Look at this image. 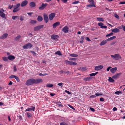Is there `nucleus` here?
Here are the masks:
<instances>
[{
  "label": "nucleus",
  "instance_id": "f257e3e1",
  "mask_svg": "<svg viewBox=\"0 0 125 125\" xmlns=\"http://www.w3.org/2000/svg\"><path fill=\"white\" fill-rule=\"evenodd\" d=\"M42 82L41 79H29L25 83L26 85L27 86L32 85L33 84H38Z\"/></svg>",
  "mask_w": 125,
  "mask_h": 125
},
{
  "label": "nucleus",
  "instance_id": "f03ea898",
  "mask_svg": "<svg viewBox=\"0 0 125 125\" xmlns=\"http://www.w3.org/2000/svg\"><path fill=\"white\" fill-rule=\"evenodd\" d=\"M111 56L113 59L116 60H119L121 58L120 55L119 54H115L113 55H111Z\"/></svg>",
  "mask_w": 125,
  "mask_h": 125
},
{
  "label": "nucleus",
  "instance_id": "7ed1b4c3",
  "mask_svg": "<svg viewBox=\"0 0 125 125\" xmlns=\"http://www.w3.org/2000/svg\"><path fill=\"white\" fill-rule=\"evenodd\" d=\"M32 46L33 45L32 44L30 43H29L25 44L23 46V48L24 49H31Z\"/></svg>",
  "mask_w": 125,
  "mask_h": 125
},
{
  "label": "nucleus",
  "instance_id": "20e7f679",
  "mask_svg": "<svg viewBox=\"0 0 125 125\" xmlns=\"http://www.w3.org/2000/svg\"><path fill=\"white\" fill-rule=\"evenodd\" d=\"M4 11L3 9H0V16L2 18L4 19H6V17L5 14L3 12Z\"/></svg>",
  "mask_w": 125,
  "mask_h": 125
},
{
  "label": "nucleus",
  "instance_id": "39448f33",
  "mask_svg": "<svg viewBox=\"0 0 125 125\" xmlns=\"http://www.w3.org/2000/svg\"><path fill=\"white\" fill-rule=\"evenodd\" d=\"M48 5V4L46 3L42 4L41 6L39 7V9L40 10H43Z\"/></svg>",
  "mask_w": 125,
  "mask_h": 125
},
{
  "label": "nucleus",
  "instance_id": "423d86ee",
  "mask_svg": "<svg viewBox=\"0 0 125 125\" xmlns=\"http://www.w3.org/2000/svg\"><path fill=\"white\" fill-rule=\"evenodd\" d=\"M69 28L68 26H65L62 29V31L65 33H67L69 31Z\"/></svg>",
  "mask_w": 125,
  "mask_h": 125
},
{
  "label": "nucleus",
  "instance_id": "0eeeda50",
  "mask_svg": "<svg viewBox=\"0 0 125 125\" xmlns=\"http://www.w3.org/2000/svg\"><path fill=\"white\" fill-rule=\"evenodd\" d=\"M55 13H51L49 16V20L51 21L53 20L55 15Z\"/></svg>",
  "mask_w": 125,
  "mask_h": 125
},
{
  "label": "nucleus",
  "instance_id": "6e6552de",
  "mask_svg": "<svg viewBox=\"0 0 125 125\" xmlns=\"http://www.w3.org/2000/svg\"><path fill=\"white\" fill-rule=\"evenodd\" d=\"M103 67L102 65H100L96 66L94 70H95L98 71L102 69Z\"/></svg>",
  "mask_w": 125,
  "mask_h": 125
},
{
  "label": "nucleus",
  "instance_id": "1a4fd4ad",
  "mask_svg": "<svg viewBox=\"0 0 125 125\" xmlns=\"http://www.w3.org/2000/svg\"><path fill=\"white\" fill-rule=\"evenodd\" d=\"M43 26H44L43 25L37 26L34 28V30L35 31L38 30L42 28H43Z\"/></svg>",
  "mask_w": 125,
  "mask_h": 125
},
{
  "label": "nucleus",
  "instance_id": "9d476101",
  "mask_svg": "<svg viewBox=\"0 0 125 125\" xmlns=\"http://www.w3.org/2000/svg\"><path fill=\"white\" fill-rule=\"evenodd\" d=\"M44 20L45 22L46 23H47L49 19L48 16L46 14H44L43 15Z\"/></svg>",
  "mask_w": 125,
  "mask_h": 125
},
{
  "label": "nucleus",
  "instance_id": "9b49d317",
  "mask_svg": "<svg viewBox=\"0 0 125 125\" xmlns=\"http://www.w3.org/2000/svg\"><path fill=\"white\" fill-rule=\"evenodd\" d=\"M27 1L25 0L22 2L21 3V6L22 7H23L26 6L28 3Z\"/></svg>",
  "mask_w": 125,
  "mask_h": 125
},
{
  "label": "nucleus",
  "instance_id": "f8f14e48",
  "mask_svg": "<svg viewBox=\"0 0 125 125\" xmlns=\"http://www.w3.org/2000/svg\"><path fill=\"white\" fill-rule=\"evenodd\" d=\"M51 38L52 39L54 40L55 41L57 40L58 38V36L56 35H52L51 36Z\"/></svg>",
  "mask_w": 125,
  "mask_h": 125
},
{
  "label": "nucleus",
  "instance_id": "ddd939ff",
  "mask_svg": "<svg viewBox=\"0 0 125 125\" xmlns=\"http://www.w3.org/2000/svg\"><path fill=\"white\" fill-rule=\"evenodd\" d=\"M90 2L92 3V4H90L87 5V7H95V5L94 4V1L93 0H89Z\"/></svg>",
  "mask_w": 125,
  "mask_h": 125
},
{
  "label": "nucleus",
  "instance_id": "4468645a",
  "mask_svg": "<svg viewBox=\"0 0 125 125\" xmlns=\"http://www.w3.org/2000/svg\"><path fill=\"white\" fill-rule=\"evenodd\" d=\"M8 36V33H6L4 34L3 35H2L0 37V39H4L5 38L7 37Z\"/></svg>",
  "mask_w": 125,
  "mask_h": 125
},
{
  "label": "nucleus",
  "instance_id": "2eb2a0df",
  "mask_svg": "<svg viewBox=\"0 0 125 125\" xmlns=\"http://www.w3.org/2000/svg\"><path fill=\"white\" fill-rule=\"evenodd\" d=\"M60 23L59 22H57L53 24V28H56L57 26H59L60 25Z\"/></svg>",
  "mask_w": 125,
  "mask_h": 125
},
{
  "label": "nucleus",
  "instance_id": "dca6fc26",
  "mask_svg": "<svg viewBox=\"0 0 125 125\" xmlns=\"http://www.w3.org/2000/svg\"><path fill=\"white\" fill-rule=\"evenodd\" d=\"M35 3L33 1L31 2L29 4V6L31 8L34 7L36 6Z\"/></svg>",
  "mask_w": 125,
  "mask_h": 125
},
{
  "label": "nucleus",
  "instance_id": "f3484780",
  "mask_svg": "<svg viewBox=\"0 0 125 125\" xmlns=\"http://www.w3.org/2000/svg\"><path fill=\"white\" fill-rule=\"evenodd\" d=\"M122 74L121 73H118L113 76L112 78H117L119 77Z\"/></svg>",
  "mask_w": 125,
  "mask_h": 125
},
{
  "label": "nucleus",
  "instance_id": "a211bd4d",
  "mask_svg": "<svg viewBox=\"0 0 125 125\" xmlns=\"http://www.w3.org/2000/svg\"><path fill=\"white\" fill-rule=\"evenodd\" d=\"M87 68L85 67H84L82 68L80 67L78 68V70H81V71L83 72L87 70Z\"/></svg>",
  "mask_w": 125,
  "mask_h": 125
},
{
  "label": "nucleus",
  "instance_id": "6ab92c4d",
  "mask_svg": "<svg viewBox=\"0 0 125 125\" xmlns=\"http://www.w3.org/2000/svg\"><path fill=\"white\" fill-rule=\"evenodd\" d=\"M15 58V57L14 56H13L12 55H10L8 57V59L10 60H12L14 59Z\"/></svg>",
  "mask_w": 125,
  "mask_h": 125
},
{
  "label": "nucleus",
  "instance_id": "aec40b11",
  "mask_svg": "<svg viewBox=\"0 0 125 125\" xmlns=\"http://www.w3.org/2000/svg\"><path fill=\"white\" fill-rule=\"evenodd\" d=\"M111 31L112 32L115 33L119 32L120 30L118 29L115 28L112 30Z\"/></svg>",
  "mask_w": 125,
  "mask_h": 125
},
{
  "label": "nucleus",
  "instance_id": "412c9836",
  "mask_svg": "<svg viewBox=\"0 0 125 125\" xmlns=\"http://www.w3.org/2000/svg\"><path fill=\"white\" fill-rule=\"evenodd\" d=\"M117 68L116 67L113 68L110 70V71L112 73H115V71L117 70Z\"/></svg>",
  "mask_w": 125,
  "mask_h": 125
},
{
  "label": "nucleus",
  "instance_id": "4be33fe9",
  "mask_svg": "<svg viewBox=\"0 0 125 125\" xmlns=\"http://www.w3.org/2000/svg\"><path fill=\"white\" fill-rule=\"evenodd\" d=\"M26 114L27 115V116L28 118H31L32 117V114L29 112H26Z\"/></svg>",
  "mask_w": 125,
  "mask_h": 125
},
{
  "label": "nucleus",
  "instance_id": "5701e85b",
  "mask_svg": "<svg viewBox=\"0 0 125 125\" xmlns=\"http://www.w3.org/2000/svg\"><path fill=\"white\" fill-rule=\"evenodd\" d=\"M107 42V40L104 41H103L100 43V45L101 46L104 45Z\"/></svg>",
  "mask_w": 125,
  "mask_h": 125
},
{
  "label": "nucleus",
  "instance_id": "b1692460",
  "mask_svg": "<svg viewBox=\"0 0 125 125\" xmlns=\"http://www.w3.org/2000/svg\"><path fill=\"white\" fill-rule=\"evenodd\" d=\"M37 20L38 21L41 22L43 20V18L42 17L39 16L37 18Z\"/></svg>",
  "mask_w": 125,
  "mask_h": 125
},
{
  "label": "nucleus",
  "instance_id": "393cba45",
  "mask_svg": "<svg viewBox=\"0 0 125 125\" xmlns=\"http://www.w3.org/2000/svg\"><path fill=\"white\" fill-rule=\"evenodd\" d=\"M116 37L115 36H113L107 39H106L107 41H111L113 40L116 38Z\"/></svg>",
  "mask_w": 125,
  "mask_h": 125
},
{
  "label": "nucleus",
  "instance_id": "a878e982",
  "mask_svg": "<svg viewBox=\"0 0 125 125\" xmlns=\"http://www.w3.org/2000/svg\"><path fill=\"white\" fill-rule=\"evenodd\" d=\"M84 39V37L83 36L81 37L80 39V41L79 42L81 43H82L83 42Z\"/></svg>",
  "mask_w": 125,
  "mask_h": 125
},
{
  "label": "nucleus",
  "instance_id": "bb28decb",
  "mask_svg": "<svg viewBox=\"0 0 125 125\" xmlns=\"http://www.w3.org/2000/svg\"><path fill=\"white\" fill-rule=\"evenodd\" d=\"M46 86L47 87L51 88L53 86V85L52 84H51L47 83L46 84Z\"/></svg>",
  "mask_w": 125,
  "mask_h": 125
},
{
  "label": "nucleus",
  "instance_id": "cd10ccee",
  "mask_svg": "<svg viewBox=\"0 0 125 125\" xmlns=\"http://www.w3.org/2000/svg\"><path fill=\"white\" fill-rule=\"evenodd\" d=\"M70 56L72 57H76L78 56V55L75 54H70L69 53Z\"/></svg>",
  "mask_w": 125,
  "mask_h": 125
},
{
  "label": "nucleus",
  "instance_id": "c85d7f7f",
  "mask_svg": "<svg viewBox=\"0 0 125 125\" xmlns=\"http://www.w3.org/2000/svg\"><path fill=\"white\" fill-rule=\"evenodd\" d=\"M21 36L20 35H18L15 38L14 40L15 41H17L21 38Z\"/></svg>",
  "mask_w": 125,
  "mask_h": 125
},
{
  "label": "nucleus",
  "instance_id": "c756f323",
  "mask_svg": "<svg viewBox=\"0 0 125 125\" xmlns=\"http://www.w3.org/2000/svg\"><path fill=\"white\" fill-rule=\"evenodd\" d=\"M97 20L99 21H103L104 20L103 19L101 18H98L97 19Z\"/></svg>",
  "mask_w": 125,
  "mask_h": 125
},
{
  "label": "nucleus",
  "instance_id": "7c9ffc66",
  "mask_svg": "<svg viewBox=\"0 0 125 125\" xmlns=\"http://www.w3.org/2000/svg\"><path fill=\"white\" fill-rule=\"evenodd\" d=\"M55 54H57L59 56L62 55V53L60 51H58L55 53Z\"/></svg>",
  "mask_w": 125,
  "mask_h": 125
},
{
  "label": "nucleus",
  "instance_id": "2f4dec72",
  "mask_svg": "<svg viewBox=\"0 0 125 125\" xmlns=\"http://www.w3.org/2000/svg\"><path fill=\"white\" fill-rule=\"evenodd\" d=\"M36 22L37 21H36L34 20H32L30 22V23L33 24H34L36 23Z\"/></svg>",
  "mask_w": 125,
  "mask_h": 125
},
{
  "label": "nucleus",
  "instance_id": "473e14b6",
  "mask_svg": "<svg viewBox=\"0 0 125 125\" xmlns=\"http://www.w3.org/2000/svg\"><path fill=\"white\" fill-rule=\"evenodd\" d=\"M34 110H34L33 109H32L31 108H28L26 109L25 110V111L27 112V111H34Z\"/></svg>",
  "mask_w": 125,
  "mask_h": 125
},
{
  "label": "nucleus",
  "instance_id": "72a5a7b5",
  "mask_svg": "<svg viewBox=\"0 0 125 125\" xmlns=\"http://www.w3.org/2000/svg\"><path fill=\"white\" fill-rule=\"evenodd\" d=\"M122 91H117L115 92V94L117 95H119L120 94H122Z\"/></svg>",
  "mask_w": 125,
  "mask_h": 125
},
{
  "label": "nucleus",
  "instance_id": "f704fd0d",
  "mask_svg": "<svg viewBox=\"0 0 125 125\" xmlns=\"http://www.w3.org/2000/svg\"><path fill=\"white\" fill-rule=\"evenodd\" d=\"M108 80L110 82L113 83L115 81V80L113 79H108Z\"/></svg>",
  "mask_w": 125,
  "mask_h": 125
},
{
  "label": "nucleus",
  "instance_id": "c9c22d12",
  "mask_svg": "<svg viewBox=\"0 0 125 125\" xmlns=\"http://www.w3.org/2000/svg\"><path fill=\"white\" fill-rule=\"evenodd\" d=\"M19 10V9L15 7L13 10V12H14L17 11Z\"/></svg>",
  "mask_w": 125,
  "mask_h": 125
},
{
  "label": "nucleus",
  "instance_id": "e433bc0d",
  "mask_svg": "<svg viewBox=\"0 0 125 125\" xmlns=\"http://www.w3.org/2000/svg\"><path fill=\"white\" fill-rule=\"evenodd\" d=\"M56 104L57 105H58L60 107H62L63 106L62 104H59V102H56ZM59 103H61V102H60Z\"/></svg>",
  "mask_w": 125,
  "mask_h": 125
},
{
  "label": "nucleus",
  "instance_id": "4c0bfd02",
  "mask_svg": "<svg viewBox=\"0 0 125 125\" xmlns=\"http://www.w3.org/2000/svg\"><path fill=\"white\" fill-rule=\"evenodd\" d=\"M98 72H96L95 73H92L91 74H89V75L91 76H95L96 74H97V73Z\"/></svg>",
  "mask_w": 125,
  "mask_h": 125
},
{
  "label": "nucleus",
  "instance_id": "58836bf2",
  "mask_svg": "<svg viewBox=\"0 0 125 125\" xmlns=\"http://www.w3.org/2000/svg\"><path fill=\"white\" fill-rule=\"evenodd\" d=\"M9 78H18V77L14 75H12L9 77Z\"/></svg>",
  "mask_w": 125,
  "mask_h": 125
},
{
  "label": "nucleus",
  "instance_id": "ea45409f",
  "mask_svg": "<svg viewBox=\"0 0 125 125\" xmlns=\"http://www.w3.org/2000/svg\"><path fill=\"white\" fill-rule=\"evenodd\" d=\"M60 125H68V124L64 122H62L60 123Z\"/></svg>",
  "mask_w": 125,
  "mask_h": 125
},
{
  "label": "nucleus",
  "instance_id": "a19ab883",
  "mask_svg": "<svg viewBox=\"0 0 125 125\" xmlns=\"http://www.w3.org/2000/svg\"><path fill=\"white\" fill-rule=\"evenodd\" d=\"M2 59L4 61H8V58L7 57H2Z\"/></svg>",
  "mask_w": 125,
  "mask_h": 125
},
{
  "label": "nucleus",
  "instance_id": "79ce46f5",
  "mask_svg": "<svg viewBox=\"0 0 125 125\" xmlns=\"http://www.w3.org/2000/svg\"><path fill=\"white\" fill-rule=\"evenodd\" d=\"M113 34V32H111V33L109 34H108L107 35H106V37H108L109 36H111Z\"/></svg>",
  "mask_w": 125,
  "mask_h": 125
},
{
  "label": "nucleus",
  "instance_id": "37998d69",
  "mask_svg": "<svg viewBox=\"0 0 125 125\" xmlns=\"http://www.w3.org/2000/svg\"><path fill=\"white\" fill-rule=\"evenodd\" d=\"M98 26L101 27L103 25V24L102 22H99L98 23Z\"/></svg>",
  "mask_w": 125,
  "mask_h": 125
},
{
  "label": "nucleus",
  "instance_id": "c03bdc74",
  "mask_svg": "<svg viewBox=\"0 0 125 125\" xmlns=\"http://www.w3.org/2000/svg\"><path fill=\"white\" fill-rule=\"evenodd\" d=\"M102 95L103 94L102 93L100 94L99 93H96L95 94V95L96 96H98L99 95Z\"/></svg>",
  "mask_w": 125,
  "mask_h": 125
},
{
  "label": "nucleus",
  "instance_id": "a18cd8bd",
  "mask_svg": "<svg viewBox=\"0 0 125 125\" xmlns=\"http://www.w3.org/2000/svg\"><path fill=\"white\" fill-rule=\"evenodd\" d=\"M70 61H69L68 60H65V62L67 64H69V65L70 64Z\"/></svg>",
  "mask_w": 125,
  "mask_h": 125
},
{
  "label": "nucleus",
  "instance_id": "49530a36",
  "mask_svg": "<svg viewBox=\"0 0 125 125\" xmlns=\"http://www.w3.org/2000/svg\"><path fill=\"white\" fill-rule=\"evenodd\" d=\"M68 106L70 108L73 109L74 110H75V109L73 107V106H72L71 105H70V104H68Z\"/></svg>",
  "mask_w": 125,
  "mask_h": 125
},
{
  "label": "nucleus",
  "instance_id": "de8ad7c7",
  "mask_svg": "<svg viewBox=\"0 0 125 125\" xmlns=\"http://www.w3.org/2000/svg\"><path fill=\"white\" fill-rule=\"evenodd\" d=\"M24 16H21L20 18V20L21 21H23L24 20Z\"/></svg>",
  "mask_w": 125,
  "mask_h": 125
},
{
  "label": "nucleus",
  "instance_id": "09e8293b",
  "mask_svg": "<svg viewBox=\"0 0 125 125\" xmlns=\"http://www.w3.org/2000/svg\"><path fill=\"white\" fill-rule=\"evenodd\" d=\"M114 16L116 19H119V18L118 15L116 14H114Z\"/></svg>",
  "mask_w": 125,
  "mask_h": 125
},
{
  "label": "nucleus",
  "instance_id": "8fccbe9b",
  "mask_svg": "<svg viewBox=\"0 0 125 125\" xmlns=\"http://www.w3.org/2000/svg\"><path fill=\"white\" fill-rule=\"evenodd\" d=\"M31 53L33 54V55L35 56H36V55L37 54L35 52L33 51H31Z\"/></svg>",
  "mask_w": 125,
  "mask_h": 125
},
{
  "label": "nucleus",
  "instance_id": "3c124183",
  "mask_svg": "<svg viewBox=\"0 0 125 125\" xmlns=\"http://www.w3.org/2000/svg\"><path fill=\"white\" fill-rule=\"evenodd\" d=\"M79 3V1H75L74 2H73L72 4H77L78 3Z\"/></svg>",
  "mask_w": 125,
  "mask_h": 125
},
{
  "label": "nucleus",
  "instance_id": "603ef678",
  "mask_svg": "<svg viewBox=\"0 0 125 125\" xmlns=\"http://www.w3.org/2000/svg\"><path fill=\"white\" fill-rule=\"evenodd\" d=\"M92 79H83V80H84L86 81H89Z\"/></svg>",
  "mask_w": 125,
  "mask_h": 125
},
{
  "label": "nucleus",
  "instance_id": "864d4df0",
  "mask_svg": "<svg viewBox=\"0 0 125 125\" xmlns=\"http://www.w3.org/2000/svg\"><path fill=\"white\" fill-rule=\"evenodd\" d=\"M66 72L65 71H60V73H66Z\"/></svg>",
  "mask_w": 125,
  "mask_h": 125
},
{
  "label": "nucleus",
  "instance_id": "5fc2aeb1",
  "mask_svg": "<svg viewBox=\"0 0 125 125\" xmlns=\"http://www.w3.org/2000/svg\"><path fill=\"white\" fill-rule=\"evenodd\" d=\"M100 28L102 29H106L107 28V27L106 26H102L100 27Z\"/></svg>",
  "mask_w": 125,
  "mask_h": 125
},
{
  "label": "nucleus",
  "instance_id": "6e6d98bb",
  "mask_svg": "<svg viewBox=\"0 0 125 125\" xmlns=\"http://www.w3.org/2000/svg\"><path fill=\"white\" fill-rule=\"evenodd\" d=\"M90 110L93 112H94L95 111V110L93 108L90 107Z\"/></svg>",
  "mask_w": 125,
  "mask_h": 125
},
{
  "label": "nucleus",
  "instance_id": "4d7b16f0",
  "mask_svg": "<svg viewBox=\"0 0 125 125\" xmlns=\"http://www.w3.org/2000/svg\"><path fill=\"white\" fill-rule=\"evenodd\" d=\"M65 92L69 94H70L71 93L69 91H67V90H65Z\"/></svg>",
  "mask_w": 125,
  "mask_h": 125
},
{
  "label": "nucleus",
  "instance_id": "13d9d810",
  "mask_svg": "<svg viewBox=\"0 0 125 125\" xmlns=\"http://www.w3.org/2000/svg\"><path fill=\"white\" fill-rule=\"evenodd\" d=\"M20 3H18L16 4L15 6V7L18 8L20 6Z\"/></svg>",
  "mask_w": 125,
  "mask_h": 125
},
{
  "label": "nucleus",
  "instance_id": "bf43d9fd",
  "mask_svg": "<svg viewBox=\"0 0 125 125\" xmlns=\"http://www.w3.org/2000/svg\"><path fill=\"white\" fill-rule=\"evenodd\" d=\"M100 100L101 101L103 102L104 100V99L103 98L101 97L100 98Z\"/></svg>",
  "mask_w": 125,
  "mask_h": 125
},
{
  "label": "nucleus",
  "instance_id": "052dcab7",
  "mask_svg": "<svg viewBox=\"0 0 125 125\" xmlns=\"http://www.w3.org/2000/svg\"><path fill=\"white\" fill-rule=\"evenodd\" d=\"M14 71V72H16L17 71V69L15 66H14L13 67Z\"/></svg>",
  "mask_w": 125,
  "mask_h": 125
},
{
  "label": "nucleus",
  "instance_id": "680f3d73",
  "mask_svg": "<svg viewBox=\"0 0 125 125\" xmlns=\"http://www.w3.org/2000/svg\"><path fill=\"white\" fill-rule=\"evenodd\" d=\"M72 64L71 65H76L77 64V63H76L74 62H72Z\"/></svg>",
  "mask_w": 125,
  "mask_h": 125
},
{
  "label": "nucleus",
  "instance_id": "e2e57ef3",
  "mask_svg": "<svg viewBox=\"0 0 125 125\" xmlns=\"http://www.w3.org/2000/svg\"><path fill=\"white\" fill-rule=\"evenodd\" d=\"M85 39L87 41H91V40H90L89 38L88 37H86L85 38Z\"/></svg>",
  "mask_w": 125,
  "mask_h": 125
},
{
  "label": "nucleus",
  "instance_id": "0e129e2a",
  "mask_svg": "<svg viewBox=\"0 0 125 125\" xmlns=\"http://www.w3.org/2000/svg\"><path fill=\"white\" fill-rule=\"evenodd\" d=\"M117 110V108L115 107H114L113 109V111H116Z\"/></svg>",
  "mask_w": 125,
  "mask_h": 125
},
{
  "label": "nucleus",
  "instance_id": "69168bd1",
  "mask_svg": "<svg viewBox=\"0 0 125 125\" xmlns=\"http://www.w3.org/2000/svg\"><path fill=\"white\" fill-rule=\"evenodd\" d=\"M116 42H112L111 43L110 45H113L114 44L116 43Z\"/></svg>",
  "mask_w": 125,
  "mask_h": 125
},
{
  "label": "nucleus",
  "instance_id": "338daca9",
  "mask_svg": "<svg viewBox=\"0 0 125 125\" xmlns=\"http://www.w3.org/2000/svg\"><path fill=\"white\" fill-rule=\"evenodd\" d=\"M63 83H59L58 84V85H59V86H61L62 85V84H63Z\"/></svg>",
  "mask_w": 125,
  "mask_h": 125
},
{
  "label": "nucleus",
  "instance_id": "774afa93",
  "mask_svg": "<svg viewBox=\"0 0 125 125\" xmlns=\"http://www.w3.org/2000/svg\"><path fill=\"white\" fill-rule=\"evenodd\" d=\"M122 27L123 28V30L124 31H125V26L122 25Z\"/></svg>",
  "mask_w": 125,
  "mask_h": 125
}]
</instances>
